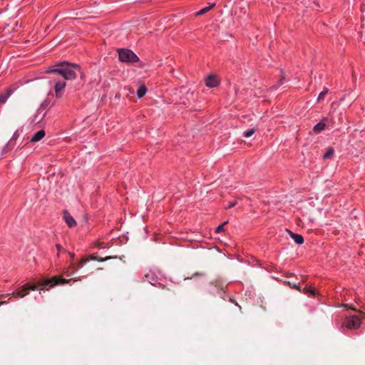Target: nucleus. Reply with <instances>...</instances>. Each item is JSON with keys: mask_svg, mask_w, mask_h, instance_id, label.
<instances>
[{"mask_svg": "<svg viewBox=\"0 0 365 365\" xmlns=\"http://www.w3.org/2000/svg\"><path fill=\"white\" fill-rule=\"evenodd\" d=\"M89 261V258H83L81 259L77 264L76 266L75 264H71L68 267V269H72V272H76L79 269L82 268L83 265Z\"/></svg>", "mask_w": 365, "mask_h": 365, "instance_id": "8", "label": "nucleus"}, {"mask_svg": "<svg viewBox=\"0 0 365 365\" xmlns=\"http://www.w3.org/2000/svg\"><path fill=\"white\" fill-rule=\"evenodd\" d=\"M255 131H256L255 128H251V129L245 130L243 133V136L246 137V138H249V137L252 136L255 133Z\"/></svg>", "mask_w": 365, "mask_h": 365, "instance_id": "19", "label": "nucleus"}, {"mask_svg": "<svg viewBox=\"0 0 365 365\" xmlns=\"http://www.w3.org/2000/svg\"><path fill=\"white\" fill-rule=\"evenodd\" d=\"M145 277L152 285H155L158 283V279L153 272H150Z\"/></svg>", "mask_w": 365, "mask_h": 365, "instance_id": "11", "label": "nucleus"}, {"mask_svg": "<svg viewBox=\"0 0 365 365\" xmlns=\"http://www.w3.org/2000/svg\"><path fill=\"white\" fill-rule=\"evenodd\" d=\"M118 53L119 61L121 62L135 63L139 60L136 54L130 49L120 48Z\"/></svg>", "mask_w": 365, "mask_h": 365, "instance_id": "4", "label": "nucleus"}, {"mask_svg": "<svg viewBox=\"0 0 365 365\" xmlns=\"http://www.w3.org/2000/svg\"><path fill=\"white\" fill-rule=\"evenodd\" d=\"M111 258H112L111 257H106L105 258H103V257H97L91 256L89 258V260L91 259V260H97L98 262H105Z\"/></svg>", "mask_w": 365, "mask_h": 365, "instance_id": "20", "label": "nucleus"}, {"mask_svg": "<svg viewBox=\"0 0 365 365\" xmlns=\"http://www.w3.org/2000/svg\"><path fill=\"white\" fill-rule=\"evenodd\" d=\"M81 279V277L66 279L60 276H54L50 279H43L39 280L35 284L26 283L22 286L21 290L15 291L10 295L16 298H23L26 296L30 291L44 290V287L47 286L53 287L56 285L65 284L71 281L77 282Z\"/></svg>", "mask_w": 365, "mask_h": 365, "instance_id": "2", "label": "nucleus"}, {"mask_svg": "<svg viewBox=\"0 0 365 365\" xmlns=\"http://www.w3.org/2000/svg\"><path fill=\"white\" fill-rule=\"evenodd\" d=\"M68 255L70 256V258H71V261H73L74 260V258H75V254L73 253V252H68Z\"/></svg>", "mask_w": 365, "mask_h": 365, "instance_id": "25", "label": "nucleus"}, {"mask_svg": "<svg viewBox=\"0 0 365 365\" xmlns=\"http://www.w3.org/2000/svg\"><path fill=\"white\" fill-rule=\"evenodd\" d=\"M70 269H68V272H69ZM71 274H73L72 272H71ZM68 275H71V273H68Z\"/></svg>", "mask_w": 365, "mask_h": 365, "instance_id": "29", "label": "nucleus"}, {"mask_svg": "<svg viewBox=\"0 0 365 365\" xmlns=\"http://www.w3.org/2000/svg\"><path fill=\"white\" fill-rule=\"evenodd\" d=\"M295 287H296L297 289H299V291L301 290V289H300V288H299V286H297V285H295Z\"/></svg>", "mask_w": 365, "mask_h": 365, "instance_id": "28", "label": "nucleus"}, {"mask_svg": "<svg viewBox=\"0 0 365 365\" xmlns=\"http://www.w3.org/2000/svg\"><path fill=\"white\" fill-rule=\"evenodd\" d=\"M290 236L292 239L294 241V242L297 245H302L304 243V237L302 235L293 233L289 231Z\"/></svg>", "mask_w": 365, "mask_h": 365, "instance_id": "10", "label": "nucleus"}, {"mask_svg": "<svg viewBox=\"0 0 365 365\" xmlns=\"http://www.w3.org/2000/svg\"><path fill=\"white\" fill-rule=\"evenodd\" d=\"M147 92V88L145 85H142L139 86V88L137 90V96L140 98L143 97Z\"/></svg>", "mask_w": 365, "mask_h": 365, "instance_id": "15", "label": "nucleus"}, {"mask_svg": "<svg viewBox=\"0 0 365 365\" xmlns=\"http://www.w3.org/2000/svg\"><path fill=\"white\" fill-rule=\"evenodd\" d=\"M45 135L46 132L43 130H40L34 134V135L31 138V142L37 143L40 141L42 138H43Z\"/></svg>", "mask_w": 365, "mask_h": 365, "instance_id": "9", "label": "nucleus"}, {"mask_svg": "<svg viewBox=\"0 0 365 365\" xmlns=\"http://www.w3.org/2000/svg\"><path fill=\"white\" fill-rule=\"evenodd\" d=\"M329 92V90L327 88H324L318 96L317 101H320L321 100L324 99L325 96Z\"/></svg>", "mask_w": 365, "mask_h": 365, "instance_id": "21", "label": "nucleus"}, {"mask_svg": "<svg viewBox=\"0 0 365 365\" xmlns=\"http://www.w3.org/2000/svg\"><path fill=\"white\" fill-rule=\"evenodd\" d=\"M202 275H203L202 273L196 272L192 276L195 277V276H202Z\"/></svg>", "mask_w": 365, "mask_h": 365, "instance_id": "26", "label": "nucleus"}, {"mask_svg": "<svg viewBox=\"0 0 365 365\" xmlns=\"http://www.w3.org/2000/svg\"><path fill=\"white\" fill-rule=\"evenodd\" d=\"M237 204L236 200H233L229 202V204L225 207V209L229 210L235 207Z\"/></svg>", "mask_w": 365, "mask_h": 365, "instance_id": "23", "label": "nucleus"}, {"mask_svg": "<svg viewBox=\"0 0 365 365\" xmlns=\"http://www.w3.org/2000/svg\"><path fill=\"white\" fill-rule=\"evenodd\" d=\"M361 324L360 318L356 315H352L347 317L344 319L342 326L348 329H357L360 327Z\"/></svg>", "mask_w": 365, "mask_h": 365, "instance_id": "5", "label": "nucleus"}, {"mask_svg": "<svg viewBox=\"0 0 365 365\" xmlns=\"http://www.w3.org/2000/svg\"><path fill=\"white\" fill-rule=\"evenodd\" d=\"M63 219L69 227H73L76 226V222L75 219L70 215V213L67 210L63 211Z\"/></svg>", "mask_w": 365, "mask_h": 365, "instance_id": "7", "label": "nucleus"}, {"mask_svg": "<svg viewBox=\"0 0 365 365\" xmlns=\"http://www.w3.org/2000/svg\"><path fill=\"white\" fill-rule=\"evenodd\" d=\"M280 72L282 73V76L279 80V82H278V84L277 85H274L272 88V89H277L280 86H282V84H284V81H285V77L283 74V71L281 70Z\"/></svg>", "mask_w": 365, "mask_h": 365, "instance_id": "17", "label": "nucleus"}, {"mask_svg": "<svg viewBox=\"0 0 365 365\" xmlns=\"http://www.w3.org/2000/svg\"><path fill=\"white\" fill-rule=\"evenodd\" d=\"M207 294L212 296L218 295L224 300H229L230 302L237 306L240 310L242 309V307L238 304V303L235 300V299L232 297L227 296L225 293V290L224 289V288L220 285L211 283L207 289Z\"/></svg>", "mask_w": 365, "mask_h": 365, "instance_id": "3", "label": "nucleus"}, {"mask_svg": "<svg viewBox=\"0 0 365 365\" xmlns=\"http://www.w3.org/2000/svg\"><path fill=\"white\" fill-rule=\"evenodd\" d=\"M325 128H326V124L324 123H323L322 121H320L314 126L313 131L315 133H319L322 130H324Z\"/></svg>", "mask_w": 365, "mask_h": 365, "instance_id": "13", "label": "nucleus"}, {"mask_svg": "<svg viewBox=\"0 0 365 365\" xmlns=\"http://www.w3.org/2000/svg\"><path fill=\"white\" fill-rule=\"evenodd\" d=\"M302 292L304 294H308L309 296H315L316 293H317V291H316V289L314 288H312L311 287L305 286L303 288V289H302Z\"/></svg>", "mask_w": 365, "mask_h": 365, "instance_id": "14", "label": "nucleus"}, {"mask_svg": "<svg viewBox=\"0 0 365 365\" xmlns=\"http://www.w3.org/2000/svg\"><path fill=\"white\" fill-rule=\"evenodd\" d=\"M227 223H228V222L226 221V222H224L223 223H222L221 225H220L219 226H217L215 229V232L220 233V232H224V226L225 225H227Z\"/></svg>", "mask_w": 365, "mask_h": 365, "instance_id": "22", "label": "nucleus"}, {"mask_svg": "<svg viewBox=\"0 0 365 365\" xmlns=\"http://www.w3.org/2000/svg\"><path fill=\"white\" fill-rule=\"evenodd\" d=\"M80 71V66L76 63H68L63 61L49 68L46 73L53 76L51 77L50 83H53L56 97L60 98L66 86V80H73L76 78V71Z\"/></svg>", "mask_w": 365, "mask_h": 365, "instance_id": "1", "label": "nucleus"}, {"mask_svg": "<svg viewBox=\"0 0 365 365\" xmlns=\"http://www.w3.org/2000/svg\"><path fill=\"white\" fill-rule=\"evenodd\" d=\"M205 83L209 88H215L220 84V81L215 76L210 75L205 78Z\"/></svg>", "mask_w": 365, "mask_h": 365, "instance_id": "6", "label": "nucleus"}, {"mask_svg": "<svg viewBox=\"0 0 365 365\" xmlns=\"http://www.w3.org/2000/svg\"><path fill=\"white\" fill-rule=\"evenodd\" d=\"M215 6V3L210 4L209 6H205L197 11V15H203L208 12L212 8Z\"/></svg>", "mask_w": 365, "mask_h": 365, "instance_id": "16", "label": "nucleus"}, {"mask_svg": "<svg viewBox=\"0 0 365 365\" xmlns=\"http://www.w3.org/2000/svg\"><path fill=\"white\" fill-rule=\"evenodd\" d=\"M56 247L57 251H58L57 256L59 257L60 252L63 251V249L62 246L60 244H56Z\"/></svg>", "mask_w": 365, "mask_h": 365, "instance_id": "24", "label": "nucleus"}, {"mask_svg": "<svg viewBox=\"0 0 365 365\" xmlns=\"http://www.w3.org/2000/svg\"><path fill=\"white\" fill-rule=\"evenodd\" d=\"M163 289H166V287L165 285H160ZM168 291H169V289H167Z\"/></svg>", "mask_w": 365, "mask_h": 365, "instance_id": "27", "label": "nucleus"}, {"mask_svg": "<svg viewBox=\"0 0 365 365\" xmlns=\"http://www.w3.org/2000/svg\"><path fill=\"white\" fill-rule=\"evenodd\" d=\"M11 89H7L5 92L0 93V104H4L12 93Z\"/></svg>", "mask_w": 365, "mask_h": 365, "instance_id": "12", "label": "nucleus"}, {"mask_svg": "<svg viewBox=\"0 0 365 365\" xmlns=\"http://www.w3.org/2000/svg\"><path fill=\"white\" fill-rule=\"evenodd\" d=\"M334 153V150L333 148H329L327 152L324 154L323 158L328 159L331 158Z\"/></svg>", "mask_w": 365, "mask_h": 365, "instance_id": "18", "label": "nucleus"}]
</instances>
